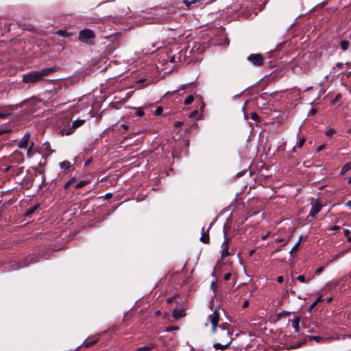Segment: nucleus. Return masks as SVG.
<instances>
[{
  "mask_svg": "<svg viewBox=\"0 0 351 351\" xmlns=\"http://www.w3.org/2000/svg\"><path fill=\"white\" fill-rule=\"evenodd\" d=\"M219 310V308H216L213 313L208 317V319L212 325L211 331L213 333L216 334L217 338L219 341L232 342V338L228 329L229 324L228 323H223L219 326V329L217 328L218 323L220 319Z\"/></svg>",
  "mask_w": 351,
  "mask_h": 351,
  "instance_id": "f257e3e1",
  "label": "nucleus"
},
{
  "mask_svg": "<svg viewBox=\"0 0 351 351\" xmlns=\"http://www.w3.org/2000/svg\"><path fill=\"white\" fill-rule=\"evenodd\" d=\"M43 78H40L38 71H32L23 76V82L24 83L35 84L43 81Z\"/></svg>",
  "mask_w": 351,
  "mask_h": 351,
  "instance_id": "f03ea898",
  "label": "nucleus"
},
{
  "mask_svg": "<svg viewBox=\"0 0 351 351\" xmlns=\"http://www.w3.org/2000/svg\"><path fill=\"white\" fill-rule=\"evenodd\" d=\"M247 60L255 66H261L265 63L262 53H252L247 57Z\"/></svg>",
  "mask_w": 351,
  "mask_h": 351,
  "instance_id": "7ed1b4c3",
  "label": "nucleus"
},
{
  "mask_svg": "<svg viewBox=\"0 0 351 351\" xmlns=\"http://www.w3.org/2000/svg\"><path fill=\"white\" fill-rule=\"evenodd\" d=\"M95 37L94 32L89 29H84L80 32L79 39L83 42L88 43V39Z\"/></svg>",
  "mask_w": 351,
  "mask_h": 351,
  "instance_id": "20e7f679",
  "label": "nucleus"
},
{
  "mask_svg": "<svg viewBox=\"0 0 351 351\" xmlns=\"http://www.w3.org/2000/svg\"><path fill=\"white\" fill-rule=\"evenodd\" d=\"M177 307L173 311V317L176 319H178L181 317H183L186 315L184 313L185 309L182 307V306L179 305L178 302H176Z\"/></svg>",
  "mask_w": 351,
  "mask_h": 351,
  "instance_id": "39448f33",
  "label": "nucleus"
},
{
  "mask_svg": "<svg viewBox=\"0 0 351 351\" xmlns=\"http://www.w3.org/2000/svg\"><path fill=\"white\" fill-rule=\"evenodd\" d=\"M85 122L84 119H77L74 121L72 123V125L68 128V134H72L74 133L75 130L79 127L82 126Z\"/></svg>",
  "mask_w": 351,
  "mask_h": 351,
  "instance_id": "423d86ee",
  "label": "nucleus"
},
{
  "mask_svg": "<svg viewBox=\"0 0 351 351\" xmlns=\"http://www.w3.org/2000/svg\"><path fill=\"white\" fill-rule=\"evenodd\" d=\"M322 208V206L318 202H317L316 203L312 205L309 213V216L312 217H315L316 215L321 211Z\"/></svg>",
  "mask_w": 351,
  "mask_h": 351,
  "instance_id": "0eeeda50",
  "label": "nucleus"
},
{
  "mask_svg": "<svg viewBox=\"0 0 351 351\" xmlns=\"http://www.w3.org/2000/svg\"><path fill=\"white\" fill-rule=\"evenodd\" d=\"M230 239H226L221 245V257L225 258L230 255L229 252L228 242Z\"/></svg>",
  "mask_w": 351,
  "mask_h": 351,
  "instance_id": "6e6552de",
  "label": "nucleus"
},
{
  "mask_svg": "<svg viewBox=\"0 0 351 351\" xmlns=\"http://www.w3.org/2000/svg\"><path fill=\"white\" fill-rule=\"evenodd\" d=\"M67 86H68L66 82L60 81L57 82L56 86H54L53 88L50 90V92L53 94H58L63 88H66Z\"/></svg>",
  "mask_w": 351,
  "mask_h": 351,
  "instance_id": "1a4fd4ad",
  "label": "nucleus"
},
{
  "mask_svg": "<svg viewBox=\"0 0 351 351\" xmlns=\"http://www.w3.org/2000/svg\"><path fill=\"white\" fill-rule=\"evenodd\" d=\"M58 71V69L56 66H53L51 68H46L43 69L41 71H38L40 78H43L45 76H48L50 74L56 72Z\"/></svg>",
  "mask_w": 351,
  "mask_h": 351,
  "instance_id": "9d476101",
  "label": "nucleus"
},
{
  "mask_svg": "<svg viewBox=\"0 0 351 351\" xmlns=\"http://www.w3.org/2000/svg\"><path fill=\"white\" fill-rule=\"evenodd\" d=\"M30 139V134L27 132L21 138V141L18 144L19 148H26L28 146Z\"/></svg>",
  "mask_w": 351,
  "mask_h": 351,
  "instance_id": "9b49d317",
  "label": "nucleus"
},
{
  "mask_svg": "<svg viewBox=\"0 0 351 351\" xmlns=\"http://www.w3.org/2000/svg\"><path fill=\"white\" fill-rule=\"evenodd\" d=\"M209 228H208L206 230H205L204 228H202V234L200 237L199 240L205 243L208 244L210 243V237L208 234Z\"/></svg>",
  "mask_w": 351,
  "mask_h": 351,
  "instance_id": "f8f14e48",
  "label": "nucleus"
},
{
  "mask_svg": "<svg viewBox=\"0 0 351 351\" xmlns=\"http://www.w3.org/2000/svg\"><path fill=\"white\" fill-rule=\"evenodd\" d=\"M222 343H215L213 344V348L215 349V350H224L226 349H227L230 345L231 344L232 342H228V341H222Z\"/></svg>",
  "mask_w": 351,
  "mask_h": 351,
  "instance_id": "ddd939ff",
  "label": "nucleus"
},
{
  "mask_svg": "<svg viewBox=\"0 0 351 351\" xmlns=\"http://www.w3.org/2000/svg\"><path fill=\"white\" fill-rule=\"evenodd\" d=\"M156 346V343H150L143 347L138 348L136 350V351H149V350H152V349L155 348Z\"/></svg>",
  "mask_w": 351,
  "mask_h": 351,
  "instance_id": "4468645a",
  "label": "nucleus"
},
{
  "mask_svg": "<svg viewBox=\"0 0 351 351\" xmlns=\"http://www.w3.org/2000/svg\"><path fill=\"white\" fill-rule=\"evenodd\" d=\"M351 251V247L347 250H342L341 252H339L336 255H335L332 258L330 261V262H334L336 260H337L339 258L343 256L347 252Z\"/></svg>",
  "mask_w": 351,
  "mask_h": 351,
  "instance_id": "2eb2a0df",
  "label": "nucleus"
},
{
  "mask_svg": "<svg viewBox=\"0 0 351 351\" xmlns=\"http://www.w3.org/2000/svg\"><path fill=\"white\" fill-rule=\"evenodd\" d=\"M300 323V318L296 317L291 321V325L296 332L299 331V326Z\"/></svg>",
  "mask_w": 351,
  "mask_h": 351,
  "instance_id": "dca6fc26",
  "label": "nucleus"
},
{
  "mask_svg": "<svg viewBox=\"0 0 351 351\" xmlns=\"http://www.w3.org/2000/svg\"><path fill=\"white\" fill-rule=\"evenodd\" d=\"M339 45L343 51H346L350 46V41L347 40H343L340 42Z\"/></svg>",
  "mask_w": 351,
  "mask_h": 351,
  "instance_id": "f3484780",
  "label": "nucleus"
},
{
  "mask_svg": "<svg viewBox=\"0 0 351 351\" xmlns=\"http://www.w3.org/2000/svg\"><path fill=\"white\" fill-rule=\"evenodd\" d=\"M34 145V143L33 142H32L31 144L29 145V147L27 148V156L29 158L32 157L34 152H36L35 150L33 149Z\"/></svg>",
  "mask_w": 351,
  "mask_h": 351,
  "instance_id": "a211bd4d",
  "label": "nucleus"
},
{
  "mask_svg": "<svg viewBox=\"0 0 351 351\" xmlns=\"http://www.w3.org/2000/svg\"><path fill=\"white\" fill-rule=\"evenodd\" d=\"M97 341H98V339H95L92 341H84L82 346L85 348H90V347L94 346L95 344H96L97 343Z\"/></svg>",
  "mask_w": 351,
  "mask_h": 351,
  "instance_id": "6ab92c4d",
  "label": "nucleus"
},
{
  "mask_svg": "<svg viewBox=\"0 0 351 351\" xmlns=\"http://www.w3.org/2000/svg\"><path fill=\"white\" fill-rule=\"evenodd\" d=\"M60 167L62 169H68L71 167V162L68 160H64L60 163Z\"/></svg>",
  "mask_w": 351,
  "mask_h": 351,
  "instance_id": "aec40b11",
  "label": "nucleus"
},
{
  "mask_svg": "<svg viewBox=\"0 0 351 351\" xmlns=\"http://www.w3.org/2000/svg\"><path fill=\"white\" fill-rule=\"evenodd\" d=\"M38 208V206H32L30 208L27 209L25 213V215L26 217H29L31 215H32L35 211Z\"/></svg>",
  "mask_w": 351,
  "mask_h": 351,
  "instance_id": "412c9836",
  "label": "nucleus"
},
{
  "mask_svg": "<svg viewBox=\"0 0 351 351\" xmlns=\"http://www.w3.org/2000/svg\"><path fill=\"white\" fill-rule=\"evenodd\" d=\"M56 34L60 35L63 37H69L71 35V33L67 32L66 30L59 29L56 32Z\"/></svg>",
  "mask_w": 351,
  "mask_h": 351,
  "instance_id": "4be33fe9",
  "label": "nucleus"
},
{
  "mask_svg": "<svg viewBox=\"0 0 351 351\" xmlns=\"http://www.w3.org/2000/svg\"><path fill=\"white\" fill-rule=\"evenodd\" d=\"M324 299L322 296L318 297L309 306V310H312L319 302H322Z\"/></svg>",
  "mask_w": 351,
  "mask_h": 351,
  "instance_id": "5701e85b",
  "label": "nucleus"
},
{
  "mask_svg": "<svg viewBox=\"0 0 351 351\" xmlns=\"http://www.w3.org/2000/svg\"><path fill=\"white\" fill-rule=\"evenodd\" d=\"M201 0H184L183 3H184L188 8H190L192 4L199 2Z\"/></svg>",
  "mask_w": 351,
  "mask_h": 351,
  "instance_id": "b1692460",
  "label": "nucleus"
},
{
  "mask_svg": "<svg viewBox=\"0 0 351 351\" xmlns=\"http://www.w3.org/2000/svg\"><path fill=\"white\" fill-rule=\"evenodd\" d=\"M194 101V97L193 95H188L185 99L184 104L185 105H189Z\"/></svg>",
  "mask_w": 351,
  "mask_h": 351,
  "instance_id": "393cba45",
  "label": "nucleus"
},
{
  "mask_svg": "<svg viewBox=\"0 0 351 351\" xmlns=\"http://www.w3.org/2000/svg\"><path fill=\"white\" fill-rule=\"evenodd\" d=\"M336 133V130L334 128H329L325 132V134L328 136L331 137Z\"/></svg>",
  "mask_w": 351,
  "mask_h": 351,
  "instance_id": "a878e982",
  "label": "nucleus"
},
{
  "mask_svg": "<svg viewBox=\"0 0 351 351\" xmlns=\"http://www.w3.org/2000/svg\"><path fill=\"white\" fill-rule=\"evenodd\" d=\"M350 164H346V165H345L342 167V169H341V175L345 174L346 173H347V172L350 170Z\"/></svg>",
  "mask_w": 351,
  "mask_h": 351,
  "instance_id": "bb28decb",
  "label": "nucleus"
},
{
  "mask_svg": "<svg viewBox=\"0 0 351 351\" xmlns=\"http://www.w3.org/2000/svg\"><path fill=\"white\" fill-rule=\"evenodd\" d=\"M250 118L254 120V121H259V116L258 114L255 112H252L251 114H250Z\"/></svg>",
  "mask_w": 351,
  "mask_h": 351,
  "instance_id": "cd10ccee",
  "label": "nucleus"
},
{
  "mask_svg": "<svg viewBox=\"0 0 351 351\" xmlns=\"http://www.w3.org/2000/svg\"><path fill=\"white\" fill-rule=\"evenodd\" d=\"M305 141L306 138L304 137L300 138L296 144V146L299 148H301L304 145Z\"/></svg>",
  "mask_w": 351,
  "mask_h": 351,
  "instance_id": "c85d7f7f",
  "label": "nucleus"
},
{
  "mask_svg": "<svg viewBox=\"0 0 351 351\" xmlns=\"http://www.w3.org/2000/svg\"><path fill=\"white\" fill-rule=\"evenodd\" d=\"M88 184V182L87 181H85V180H83V181H81L79 183H77L76 185H75V189H80V188H82L84 187V186H86V184Z\"/></svg>",
  "mask_w": 351,
  "mask_h": 351,
  "instance_id": "c756f323",
  "label": "nucleus"
},
{
  "mask_svg": "<svg viewBox=\"0 0 351 351\" xmlns=\"http://www.w3.org/2000/svg\"><path fill=\"white\" fill-rule=\"evenodd\" d=\"M344 232V234L346 237H347V240L348 242H351V237L350 236V230H347V229H345L343 230Z\"/></svg>",
  "mask_w": 351,
  "mask_h": 351,
  "instance_id": "7c9ffc66",
  "label": "nucleus"
},
{
  "mask_svg": "<svg viewBox=\"0 0 351 351\" xmlns=\"http://www.w3.org/2000/svg\"><path fill=\"white\" fill-rule=\"evenodd\" d=\"M300 243V239L295 244V245L292 247L290 251V254H292L293 252H295L298 250V245Z\"/></svg>",
  "mask_w": 351,
  "mask_h": 351,
  "instance_id": "2f4dec72",
  "label": "nucleus"
},
{
  "mask_svg": "<svg viewBox=\"0 0 351 351\" xmlns=\"http://www.w3.org/2000/svg\"><path fill=\"white\" fill-rule=\"evenodd\" d=\"M297 280H298L300 282H306L308 281V280L306 279V278L303 275H300L297 277Z\"/></svg>",
  "mask_w": 351,
  "mask_h": 351,
  "instance_id": "473e14b6",
  "label": "nucleus"
},
{
  "mask_svg": "<svg viewBox=\"0 0 351 351\" xmlns=\"http://www.w3.org/2000/svg\"><path fill=\"white\" fill-rule=\"evenodd\" d=\"M74 182V179H71L70 180H69L68 182H66L64 185V189H67L71 185V184Z\"/></svg>",
  "mask_w": 351,
  "mask_h": 351,
  "instance_id": "72a5a7b5",
  "label": "nucleus"
},
{
  "mask_svg": "<svg viewBox=\"0 0 351 351\" xmlns=\"http://www.w3.org/2000/svg\"><path fill=\"white\" fill-rule=\"evenodd\" d=\"M178 330V326H168L166 328L165 331L170 332L172 330Z\"/></svg>",
  "mask_w": 351,
  "mask_h": 351,
  "instance_id": "f704fd0d",
  "label": "nucleus"
},
{
  "mask_svg": "<svg viewBox=\"0 0 351 351\" xmlns=\"http://www.w3.org/2000/svg\"><path fill=\"white\" fill-rule=\"evenodd\" d=\"M310 339H313L316 342H319L322 340V337H319V336L312 335V336L310 337Z\"/></svg>",
  "mask_w": 351,
  "mask_h": 351,
  "instance_id": "c9c22d12",
  "label": "nucleus"
},
{
  "mask_svg": "<svg viewBox=\"0 0 351 351\" xmlns=\"http://www.w3.org/2000/svg\"><path fill=\"white\" fill-rule=\"evenodd\" d=\"M67 132H68V129L63 128V129L60 130V133L62 136H64V135L69 136V134H68Z\"/></svg>",
  "mask_w": 351,
  "mask_h": 351,
  "instance_id": "e433bc0d",
  "label": "nucleus"
},
{
  "mask_svg": "<svg viewBox=\"0 0 351 351\" xmlns=\"http://www.w3.org/2000/svg\"><path fill=\"white\" fill-rule=\"evenodd\" d=\"M231 274L230 273H226L223 275V278L224 280L227 281L228 280H230V278H231Z\"/></svg>",
  "mask_w": 351,
  "mask_h": 351,
  "instance_id": "4c0bfd02",
  "label": "nucleus"
},
{
  "mask_svg": "<svg viewBox=\"0 0 351 351\" xmlns=\"http://www.w3.org/2000/svg\"><path fill=\"white\" fill-rule=\"evenodd\" d=\"M162 112V108L161 107H158V108L156 109L154 114H155L156 115H159V114H160Z\"/></svg>",
  "mask_w": 351,
  "mask_h": 351,
  "instance_id": "58836bf2",
  "label": "nucleus"
},
{
  "mask_svg": "<svg viewBox=\"0 0 351 351\" xmlns=\"http://www.w3.org/2000/svg\"><path fill=\"white\" fill-rule=\"evenodd\" d=\"M324 269V267H320L319 268H317L315 271V274H321V272H322Z\"/></svg>",
  "mask_w": 351,
  "mask_h": 351,
  "instance_id": "ea45409f",
  "label": "nucleus"
},
{
  "mask_svg": "<svg viewBox=\"0 0 351 351\" xmlns=\"http://www.w3.org/2000/svg\"><path fill=\"white\" fill-rule=\"evenodd\" d=\"M144 114H145V112H144V111H143V110H138V111L136 112V115H137L138 117H143Z\"/></svg>",
  "mask_w": 351,
  "mask_h": 351,
  "instance_id": "a19ab883",
  "label": "nucleus"
},
{
  "mask_svg": "<svg viewBox=\"0 0 351 351\" xmlns=\"http://www.w3.org/2000/svg\"><path fill=\"white\" fill-rule=\"evenodd\" d=\"M176 296H173V297L169 298L167 300V302L168 304H171V303H172V302L174 301V300L176 299Z\"/></svg>",
  "mask_w": 351,
  "mask_h": 351,
  "instance_id": "79ce46f5",
  "label": "nucleus"
},
{
  "mask_svg": "<svg viewBox=\"0 0 351 351\" xmlns=\"http://www.w3.org/2000/svg\"><path fill=\"white\" fill-rule=\"evenodd\" d=\"M276 280L278 283H282L284 280V278L282 276H278Z\"/></svg>",
  "mask_w": 351,
  "mask_h": 351,
  "instance_id": "37998d69",
  "label": "nucleus"
},
{
  "mask_svg": "<svg viewBox=\"0 0 351 351\" xmlns=\"http://www.w3.org/2000/svg\"><path fill=\"white\" fill-rule=\"evenodd\" d=\"M330 230H340V226H334L330 228Z\"/></svg>",
  "mask_w": 351,
  "mask_h": 351,
  "instance_id": "c03bdc74",
  "label": "nucleus"
},
{
  "mask_svg": "<svg viewBox=\"0 0 351 351\" xmlns=\"http://www.w3.org/2000/svg\"><path fill=\"white\" fill-rule=\"evenodd\" d=\"M120 128H123L125 130H128L129 129V125H125V124H121L120 125Z\"/></svg>",
  "mask_w": 351,
  "mask_h": 351,
  "instance_id": "a18cd8bd",
  "label": "nucleus"
},
{
  "mask_svg": "<svg viewBox=\"0 0 351 351\" xmlns=\"http://www.w3.org/2000/svg\"><path fill=\"white\" fill-rule=\"evenodd\" d=\"M317 113V110L315 108H313L311 110L309 114L314 115Z\"/></svg>",
  "mask_w": 351,
  "mask_h": 351,
  "instance_id": "49530a36",
  "label": "nucleus"
},
{
  "mask_svg": "<svg viewBox=\"0 0 351 351\" xmlns=\"http://www.w3.org/2000/svg\"><path fill=\"white\" fill-rule=\"evenodd\" d=\"M325 146L324 145H322L319 146L317 149V152H319L324 149Z\"/></svg>",
  "mask_w": 351,
  "mask_h": 351,
  "instance_id": "de8ad7c7",
  "label": "nucleus"
},
{
  "mask_svg": "<svg viewBox=\"0 0 351 351\" xmlns=\"http://www.w3.org/2000/svg\"><path fill=\"white\" fill-rule=\"evenodd\" d=\"M8 116V114L0 113V119H5Z\"/></svg>",
  "mask_w": 351,
  "mask_h": 351,
  "instance_id": "09e8293b",
  "label": "nucleus"
},
{
  "mask_svg": "<svg viewBox=\"0 0 351 351\" xmlns=\"http://www.w3.org/2000/svg\"><path fill=\"white\" fill-rule=\"evenodd\" d=\"M181 124H182V123H181V122H180V121H176V122H175L174 125H175V127H178V126H180Z\"/></svg>",
  "mask_w": 351,
  "mask_h": 351,
  "instance_id": "8fccbe9b",
  "label": "nucleus"
},
{
  "mask_svg": "<svg viewBox=\"0 0 351 351\" xmlns=\"http://www.w3.org/2000/svg\"><path fill=\"white\" fill-rule=\"evenodd\" d=\"M332 297H330V298H326V302H327V303H330V302H332Z\"/></svg>",
  "mask_w": 351,
  "mask_h": 351,
  "instance_id": "3c124183",
  "label": "nucleus"
},
{
  "mask_svg": "<svg viewBox=\"0 0 351 351\" xmlns=\"http://www.w3.org/2000/svg\"><path fill=\"white\" fill-rule=\"evenodd\" d=\"M6 132V130L2 128H0V135Z\"/></svg>",
  "mask_w": 351,
  "mask_h": 351,
  "instance_id": "603ef678",
  "label": "nucleus"
},
{
  "mask_svg": "<svg viewBox=\"0 0 351 351\" xmlns=\"http://www.w3.org/2000/svg\"><path fill=\"white\" fill-rule=\"evenodd\" d=\"M346 206L351 208V199L346 203Z\"/></svg>",
  "mask_w": 351,
  "mask_h": 351,
  "instance_id": "864d4df0",
  "label": "nucleus"
},
{
  "mask_svg": "<svg viewBox=\"0 0 351 351\" xmlns=\"http://www.w3.org/2000/svg\"><path fill=\"white\" fill-rule=\"evenodd\" d=\"M247 306H248V301H245L243 302V306L245 308V307H247Z\"/></svg>",
  "mask_w": 351,
  "mask_h": 351,
  "instance_id": "5fc2aeb1",
  "label": "nucleus"
},
{
  "mask_svg": "<svg viewBox=\"0 0 351 351\" xmlns=\"http://www.w3.org/2000/svg\"><path fill=\"white\" fill-rule=\"evenodd\" d=\"M47 81L49 82H51V83H55L58 80H47Z\"/></svg>",
  "mask_w": 351,
  "mask_h": 351,
  "instance_id": "6e6d98bb",
  "label": "nucleus"
},
{
  "mask_svg": "<svg viewBox=\"0 0 351 351\" xmlns=\"http://www.w3.org/2000/svg\"><path fill=\"white\" fill-rule=\"evenodd\" d=\"M196 112H197V111H196V110L193 111V112L191 113V114H190V116H189V117H193L195 115V114Z\"/></svg>",
  "mask_w": 351,
  "mask_h": 351,
  "instance_id": "4d7b16f0",
  "label": "nucleus"
},
{
  "mask_svg": "<svg viewBox=\"0 0 351 351\" xmlns=\"http://www.w3.org/2000/svg\"><path fill=\"white\" fill-rule=\"evenodd\" d=\"M90 162H91V160H90V159H88V160H86V161L85 162V165H89Z\"/></svg>",
  "mask_w": 351,
  "mask_h": 351,
  "instance_id": "13d9d810",
  "label": "nucleus"
},
{
  "mask_svg": "<svg viewBox=\"0 0 351 351\" xmlns=\"http://www.w3.org/2000/svg\"><path fill=\"white\" fill-rule=\"evenodd\" d=\"M276 241H277L278 243H280V242H283V241H284V240H283L282 239H277V240H276Z\"/></svg>",
  "mask_w": 351,
  "mask_h": 351,
  "instance_id": "bf43d9fd",
  "label": "nucleus"
},
{
  "mask_svg": "<svg viewBox=\"0 0 351 351\" xmlns=\"http://www.w3.org/2000/svg\"><path fill=\"white\" fill-rule=\"evenodd\" d=\"M29 263H23L22 265L20 266V267H25V266H27Z\"/></svg>",
  "mask_w": 351,
  "mask_h": 351,
  "instance_id": "052dcab7",
  "label": "nucleus"
},
{
  "mask_svg": "<svg viewBox=\"0 0 351 351\" xmlns=\"http://www.w3.org/2000/svg\"><path fill=\"white\" fill-rule=\"evenodd\" d=\"M106 196H107V197H111V196H112V194H111V193H108V194H106Z\"/></svg>",
  "mask_w": 351,
  "mask_h": 351,
  "instance_id": "680f3d73",
  "label": "nucleus"
},
{
  "mask_svg": "<svg viewBox=\"0 0 351 351\" xmlns=\"http://www.w3.org/2000/svg\"><path fill=\"white\" fill-rule=\"evenodd\" d=\"M348 133L351 134V128H350V129H348Z\"/></svg>",
  "mask_w": 351,
  "mask_h": 351,
  "instance_id": "e2e57ef3",
  "label": "nucleus"
},
{
  "mask_svg": "<svg viewBox=\"0 0 351 351\" xmlns=\"http://www.w3.org/2000/svg\"><path fill=\"white\" fill-rule=\"evenodd\" d=\"M348 183H349V184H351V176L350 177V179H349V180H348Z\"/></svg>",
  "mask_w": 351,
  "mask_h": 351,
  "instance_id": "0e129e2a",
  "label": "nucleus"
},
{
  "mask_svg": "<svg viewBox=\"0 0 351 351\" xmlns=\"http://www.w3.org/2000/svg\"><path fill=\"white\" fill-rule=\"evenodd\" d=\"M266 237H267V236H266V235H265V236H264V237H263V239H266Z\"/></svg>",
  "mask_w": 351,
  "mask_h": 351,
  "instance_id": "69168bd1",
  "label": "nucleus"
},
{
  "mask_svg": "<svg viewBox=\"0 0 351 351\" xmlns=\"http://www.w3.org/2000/svg\"><path fill=\"white\" fill-rule=\"evenodd\" d=\"M254 253V251L250 252V255H252Z\"/></svg>",
  "mask_w": 351,
  "mask_h": 351,
  "instance_id": "338daca9",
  "label": "nucleus"
}]
</instances>
